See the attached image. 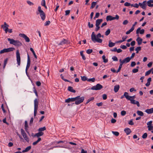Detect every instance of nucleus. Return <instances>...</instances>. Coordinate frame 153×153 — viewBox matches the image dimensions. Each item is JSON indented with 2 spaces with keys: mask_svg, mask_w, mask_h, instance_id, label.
<instances>
[{
  "mask_svg": "<svg viewBox=\"0 0 153 153\" xmlns=\"http://www.w3.org/2000/svg\"><path fill=\"white\" fill-rule=\"evenodd\" d=\"M38 102L36 99L34 101V108H38Z\"/></svg>",
  "mask_w": 153,
  "mask_h": 153,
  "instance_id": "nucleus-24",
  "label": "nucleus"
},
{
  "mask_svg": "<svg viewBox=\"0 0 153 153\" xmlns=\"http://www.w3.org/2000/svg\"><path fill=\"white\" fill-rule=\"evenodd\" d=\"M147 137V134L146 133H144L142 136V137L143 139H146Z\"/></svg>",
  "mask_w": 153,
  "mask_h": 153,
  "instance_id": "nucleus-51",
  "label": "nucleus"
},
{
  "mask_svg": "<svg viewBox=\"0 0 153 153\" xmlns=\"http://www.w3.org/2000/svg\"><path fill=\"white\" fill-rule=\"evenodd\" d=\"M70 43V42L67 40L65 39H63L62 41L59 43L58 45H62L65 44H68Z\"/></svg>",
  "mask_w": 153,
  "mask_h": 153,
  "instance_id": "nucleus-11",
  "label": "nucleus"
},
{
  "mask_svg": "<svg viewBox=\"0 0 153 153\" xmlns=\"http://www.w3.org/2000/svg\"><path fill=\"white\" fill-rule=\"evenodd\" d=\"M24 138L25 140L28 143L29 141V138L28 137L27 135L23 137Z\"/></svg>",
  "mask_w": 153,
  "mask_h": 153,
  "instance_id": "nucleus-44",
  "label": "nucleus"
},
{
  "mask_svg": "<svg viewBox=\"0 0 153 153\" xmlns=\"http://www.w3.org/2000/svg\"><path fill=\"white\" fill-rule=\"evenodd\" d=\"M94 97H91L90 98L87 100L86 102V104H88L89 102H90L91 101L94 100Z\"/></svg>",
  "mask_w": 153,
  "mask_h": 153,
  "instance_id": "nucleus-39",
  "label": "nucleus"
},
{
  "mask_svg": "<svg viewBox=\"0 0 153 153\" xmlns=\"http://www.w3.org/2000/svg\"><path fill=\"white\" fill-rule=\"evenodd\" d=\"M46 129V128L45 127H41L39 128L38 129V131L39 132H42V131L45 130Z\"/></svg>",
  "mask_w": 153,
  "mask_h": 153,
  "instance_id": "nucleus-38",
  "label": "nucleus"
},
{
  "mask_svg": "<svg viewBox=\"0 0 153 153\" xmlns=\"http://www.w3.org/2000/svg\"><path fill=\"white\" fill-rule=\"evenodd\" d=\"M93 52V50L91 49H88L86 51V53L88 54H90L92 53Z\"/></svg>",
  "mask_w": 153,
  "mask_h": 153,
  "instance_id": "nucleus-49",
  "label": "nucleus"
},
{
  "mask_svg": "<svg viewBox=\"0 0 153 153\" xmlns=\"http://www.w3.org/2000/svg\"><path fill=\"white\" fill-rule=\"evenodd\" d=\"M19 36L21 37L24 38L25 40V41L27 42H30V39L29 37H28L26 35L23 33H20Z\"/></svg>",
  "mask_w": 153,
  "mask_h": 153,
  "instance_id": "nucleus-8",
  "label": "nucleus"
},
{
  "mask_svg": "<svg viewBox=\"0 0 153 153\" xmlns=\"http://www.w3.org/2000/svg\"><path fill=\"white\" fill-rule=\"evenodd\" d=\"M151 80L152 79L151 77H149L148 79L147 82L146 84V85L147 87L149 86V85H150V82H151Z\"/></svg>",
  "mask_w": 153,
  "mask_h": 153,
  "instance_id": "nucleus-25",
  "label": "nucleus"
},
{
  "mask_svg": "<svg viewBox=\"0 0 153 153\" xmlns=\"http://www.w3.org/2000/svg\"><path fill=\"white\" fill-rule=\"evenodd\" d=\"M134 30V29L131 27V28L129 30L126 32V34H130V33L133 31Z\"/></svg>",
  "mask_w": 153,
  "mask_h": 153,
  "instance_id": "nucleus-41",
  "label": "nucleus"
},
{
  "mask_svg": "<svg viewBox=\"0 0 153 153\" xmlns=\"http://www.w3.org/2000/svg\"><path fill=\"white\" fill-rule=\"evenodd\" d=\"M145 112L148 114H150L153 113V108L149 109H146Z\"/></svg>",
  "mask_w": 153,
  "mask_h": 153,
  "instance_id": "nucleus-21",
  "label": "nucleus"
},
{
  "mask_svg": "<svg viewBox=\"0 0 153 153\" xmlns=\"http://www.w3.org/2000/svg\"><path fill=\"white\" fill-rule=\"evenodd\" d=\"M112 16L110 15L108 16L106 18V19L107 21H111Z\"/></svg>",
  "mask_w": 153,
  "mask_h": 153,
  "instance_id": "nucleus-42",
  "label": "nucleus"
},
{
  "mask_svg": "<svg viewBox=\"0 0 153 153\" xmlns=\"http://www.w3.org/2000/svg\"><path fill=\"white\" fill-rule=\"evenodd\" d=\"M107 96L105 94H104L102 95V98L103 100H105L107 99Z\"/></svg>",
  "mask_w": 153,
  "mask_h": 153,
  "instance_id": "nucleus-64",
  "label": "nucleus"
},
{
  "mask_svg": "<svg viewBox=\"0 0 153 153\" xmlns=\"http://www.w3.org/2000/svg\"><path fill=\"white\" fill-rule=\"evenodd\" d=\"M126 111L123 110L121 111V115L123 116L125 115L126 114Z\"/></svg>",
  "mask_w": 153,
  "mask_h": 153,
  "instance_id": "nucleus-54",
  "label": "nucleus"
},
{
  "mask_svg": "<svg viewBox=\"0 0 153 153\" xmlns=\"http://www.w3.org/2000/svg\"><path fill=\"white\" fill-rule=\"evenodd\" d=\"M141 47L140 46L137 47L135 49V50L136 51V53H138V51L141 50Z\"/></svg>",
  "mask_w": 153,
  "mask_h": 153,
  "instance_id": "nucleus-43",
  "label": "nucleus"
},
{
  "mask_svg": "<svg viewBox=\"0 0 153 153\" xmlns=\"http://www.w3.org/2000/svg\"><path fill=\"white\" fill-rule=\"evenodd\" d=\"M146 1H143L142 3L140 2L139 3V5L143 9H146Z\"/></svg>",
  "mask_w": 153,
  "mask_h": 153,
  "instance_id": "nucleus-9",
  "label": "nucleus"
},
{
  "mask_svg": "<svg viewBox=\"0 0 153 153\" xmlns=\"http://www.w3.org/2000/svg\"><path fill=\"white\" fill-rule=\"evenodd\" d=\"M96 4H97V2L93 1V2H92V3H91V6L90 7V9L93 8L95 6Z\"/></svg>",
  "mask_w": 153,
  "mask_h": 153,
  "instance_id": "nucleus-35",
  "label": "nucleus"
},
{
  "mask_svg": "<svg viewBox=\"0 0 153 153\" xmlns=\"http://www.w3.org/2000/svg\"><path fill=\"white\" fill-rule=\"evenodd\" d=\"M33 91L35 93L36 96L38 97L37 92L35 87L33 88Z\"/></svg>",
  "mask_w": 153,
  "mask_h": 153,
  "instance_id": "nucleus-50",
  "label": "nucleus"
},
{
  "mask_svg": "<svg viewBox=\"0 0 153 153\" xmlns=\"http://www.w3.org/2000/svg\"><path fill=\"white\" fill-rule=\"evenodd\" d=\"M112 132L116 136H118L119 134V133L117 131H112Z\"/></svg>",
  "mask_w": 153,
  "mask_h": 153,
  "instance_id": "nucleus-52",
  "label": "nucleus"
},
{
  "mask_svg": "<svg viewBox=\"0 0 153 153\" xmlns=\"http://www.w3.org/2000/svg\"><path fill=\"white\" fill-rule=\"evenodd\" d=\"M81 78L82 80L83 81H85L88 80L87 77L85 76H81Z\"/></svg>",
  "mask_w": 153,
  "mask_h": 153,
  "instance_id": "nucleus-47",
  "label": "nucleus"
},
{
  "mask_svg": "<svg viewBox=\"0 0 153 153\" xmlns=\"http://www.w3.org/2000/svg\"><path fill=\"white\" fill-rule=\"evenodd\" d=\"M30 51L32 52V53H33L35 58H36V59H37V56L36 55L35 52V51H34L33 49V48H30Z\"/></svg>",
  "mask_w": 153,
  "mask_h": 153,
  "instance_id": "nucleus-30",
  "label": "nucleus"
},
{
  "mask_svg": "<svg viewBox=\"0 0 153 153\" xmlns=\"http://www.w3.org/2000/svg\"><path fill=\"white\" fill-rule=\"evenodd\" d=\"M120 87L119 85H117L114 86V91L116 93L119 91Z\"/></svg>",
  "mask_w": 153,
  "mask_h": 153,
  "instance_id": "nucleus-18",
  "label": "nucleus"
},
{
  "mask_svg": "<svg viewBox=\"0 0 153 153\" xmlns=\"http://www.w3.org/2000/svg\"><path fill=\"white\" fill-rule=\"evenodd\" d=\"M28 128V126L27 124V121L26 120H25V129L26 132L27 133H28V132L27 131L28 129L27 128Z\"/></svg>",
  "mask_w": 153,
  "mask_h": 153,
  "instance_id": "nucleus-20",
  "label": "nucleus"
},
{
  "mask_svg": "<svg viewBox=\"0 0 153 153\" xmlns=\"http://www.w3.org/2000/svg\"><path fill=\"white\" fill-rule=\"evenodd\" d=\"M95 78H90L88 79L87 81L88 82H95Z\"/></svg>",
  "mask_w": 153,
  "mask_h": 153,
  "instance_id": "nucleus-48",
  "label": "nucleus"
},
{
  "mask_svg": "<svg viewBox=\"0 0 153 153\" xmlns=\"http://www.w3.org/2000/svg\"><path fill=\"white\" fill-rule=\"evenodd\" d=\"M136 64V63L135 62H132L131 64V67H133Z\"/></svg>",
  "mask_w": 153,
  "mask_h": 153,
  "instance_id": "nucleus-57",
  "label": "nucleus"
},
{
  "mask_svg": "<svg viewBox=\"0 0 153 153\" xmlns=\"http://www.w3.org/2000/svg\"><path fill=\"white\" fill-rule=\"evenodd\" d=\"M91 39L92 41L95 43L96 42H97L99 43H101L102 42V40L99 38H97L96 36L95 35L94 32L92 33L91 35Z\"/></svg>",
  "mask_w": 153,
  "mask_h": 153,
  "instance_id": "nucleus-4",
  "label": "nucleus"
},
{
  "mask_svg": "<svg viewBox=\"0 0 153 153\" xmlns=\"http://www.w3.org/2000/svg\"><path fill=\"white\" fill-rule=\"evenodd\" d=\"M136 41L137 42L138 45H140L142 44L143 41V39L140 37H138L136 39Z\"/></svg>",
  "mask_w": 153,
  "mask_h": 153,
  "instance_id": "nucleus-17",
  "label": "nucleus"
},
{
  "mask_svg": "<svg viewBox=\"0 0 153 153\" xmlns=\"http://www.w3.org/2000/svg\"><path fill=\"white\" fill-rule=\"evenodd\" d=\"M153 69V68H152L151 69H150V70H149L148 71H146V73H145V75L146 76H148L151 73V71Z\"/></svg>",
  "mask_w": 153,
  "mask_h": 153,
  "instance_id": "nucleus-40",
  "label": "nucleus"
},
{
  "mask_svg": "<svg viewBox=\"0 0 153 153\" xmlns=\"http://www.w3.org/2000/svg\"><path fill=\"white\" fill-rule=\"evenodd\" d=\"M84 97H80V96H78L75 97L68 98L65 100V102L69 103L70 102H74L75 101V104L78 105L82 102L84 100Z\"/></svg>",
  "mask_w": 153,
  "mask_h": 153,
  "instance_id": "nucleus-1",
  "label": "nucleus"
},
{
  "mask_svg": "<svg viewBox=\"0 0 153 153\" xmlns=\"http://www.w3.org/2000/svg\"><path fill=\"white\" fill-rule=\"evenodd\" d=\"M115 43L112 42L111 40L109 41L108 46L109 47H112L114 46L115 45Z\"/></svg>",
  "mask_w": 153,
  "mask_h": 153,
  "instance_id": "nucleus-28",
  "label": "nucleus"
},
{
  "mask_svg": "<svg viewBox=\"0 0 153 153\" xmlns=\"http://www.w3.org/2000/svg\"><path fill=\"white\" fill-rule=\"evenodd\" d=\"M7 40L9 41L10 44L16 46H20L22 45V43L19 40H15L10 38H8Z\"/></svg>",
  "mask_w": 153,
  "mask_h": 153,
  "instance_id": "nucleus-2",
  "label": "nucleus"
},
{
  "mask_svg": "<svg viewBox=\"0 0 153 153\" xmlns=\"http://www.w3.org/2000/svg\"><path fill=\"white\" fill-rule=\"evenodd\" d=\"M68 90L70 92H72L74 93L76 92V91L71 86H68Z\"/></svg>",
  "mask_w": 153,
  "mask_h": 153,
  "instance_id": "nucleus-22",
  "label": "nucleus"
},
{
  "mask_svg": "<svg viewBox=\"0 0 153 153\" xmlns=\"http://www.w3.org/2000/svg\"><path fill=\"white\" fill-rule=\"evenodd\" d=\"M128 23V21L127 20H125L123 22V24L124 25H126Z\"/></svg>",
  "mask_w": 153,
  "mask_h": 153,
  "instance_id": "nucleus-63",
  "label": "nucleus"
},
{
  "mask_svg": "<svg viewBox=\"0 0 153 153\" xmlns=\"http://www.w3.org/2000/svg\"><path fill=\"white\" fill-rule=\"evenodd\" d=\"M128 93L127 92H125L124 93V94L121 97V99H122L124 98L125 97L126 98V96H128Z\"/></svg>",
  "mask_w": 153,
  "mask_h": 153,
  "instance_id": "nucleus-46",
  "label": "nucleus"
},
{
  "mask_svg": "<svg viewBox=\"0 0 153 153\" xmlns=\"http://www.w3.org/2000/svg\"><path fill=\"white\" fill-rule=\"evenodd\" d=\"M100 16V13H97L95 14V16L94 18V19H95L96 18H97L99 17Z\"/></svg>",
  "mask_w": 153,
  "mask_h": 153,
  "instance_id": "nucleus-55",
  "label": "nucleus"
},
{
  "mask_svg": "<svg viewBox=\"0 0 153 153\" xmlns=\"http://www.w3.org/2000/svg\"><path fill=\"white\" fill-rule=\"evenodd\" d=\"M50 23V21H48L45 22V23L44 24L45 26H48V25Z\"/></svg>",
  "mask_w": 153,
  "mask_h": 153,
  "instance_id": "nucleus-58",
  "label": "nucleus"
},
{
  "mask_svg": "<svg viewBox=\"0 0 153 153\" xmlns=\"http://www.w3.org/2000/svg\"><path fill=\"white\" fill-rule=\"evenodd\" d=\"M46 5L45 0H42L41 2V5L42 6H45Z\"/></svg>",
  "mask_w": 153,
  "mask_h": 153,
  "instance_id": "nucleus-53",
  "label": "nucleus"
},
{
  "mask_svg": "<svg viewBox=\"0 0 153 153\" xmlns=\"http://www.w3.org/2000/svg\"><path fill=\"white\" fill-rule=\"evenodd\" d=\"M128 123L129 125H133L134 124V123L133 122L132 119L131 120H130L129 121H128Z\"/></svg>",
  "mask_w": 153,
  "mask_h": 153,
  "instance_id": "nucleus-61",
  "label": "nucleus"
},
{
  "mask_svg": "<svg viewBox=\"0 0 153 153\" xmlns=\"http://www.w3.org/2000/svg\"><path fill=\"white\" fill-rule=\"evenodd\" d=\"M144 30L143 29H142L141 30L140 27H139L138 28V29H137L136 30V34H138L139 33H140L141 34H143L144 33Z\"/></svg>",
  "mask_w": 153,
  "mask_h": 153,
  "instance_id": "nucleus-13",
  "label": "nucleus"
},
{
  "mask_svg": "<svg viewBox=\"0 0 153 153\" xmlns=\"http://www.w3.org/2000/svg\"><path fill=\"white\" fill-rule=\"evenodd\" d=\"M112 59L113 60V61H117L118 60V59L117 58V57L115 56H113L112 57Z\"/></svg>",
  "mask_w": 153,
  "mask_h": 153,
  "instance_id": "nucleus-56",
  "label": "nucleus"
},
{
  "mask_svg": "<svg viewBox=\"0 0 153 153\" xmlns=\"http://www.w3.org/2000/svg\"><path fill=\"white\" fill-rule=\"evenodd\" d=\"M120 66H122L125 63L123 61V60H121V59H120Z\"/></svg>",
  "mask_w": 153,
  "mask_h": 153,
  "instance_id": "nucleus-62",
  "label": "nucleus"
},
{
  "mask_svg": "<svg viewBox=\"0 0 153 153\" xmlns=\"http://www.w3.org/2000/svg\"><path fill=\"white\" fill-rule=\"evenodd\" d=\"M41 140V138L40 137H39L37 140L36 141L34 142L33 143V145H35L37 144L39 141Z\"/></svg>",
  "mask_w": 153,
  "mask_h": 153,
  "instance_id": "nucleus-29",
  "label": "nucleus"
},
{
  "mask_svg": "<svg viewBox=\"0 0 153 153\" xmlns=\"http://www.w3.org/2000/svg\"><path fill=\"white\" fill-rule=\"evenodd\" d=\"M137 113L138 115L140 116H143L144 115L143 113L141 111L138 110L137 111Z\"/></svg>",
  "mask_w": 153,
  "mask_h": 153,
  "instance_id": "nucleus-31",
  "label": "nucleus"
},
{
  "mask_svg": "<svg viewBox=\"0 0 153 153\" xmlns=\"http://www.w3.org/2000/svg\"><path fill=\"white\" fill-rule=\"evenodd\" d=\"M30 60L29 55L27 54V65L26 68V70H28L30 67Z\"/></svg>",
  "mask_w": 153,
  "mask_h": 153,
  "instance_id": "nucleus-10",
  "label": "nucleus"
},
{
  "mask_svg": "<svg viewBox=\"0 0 153 153\" xmlns=\"http://www.w3.org/2000/svg\"><path fill=\"white\" fill-rule=\"evenodd\" d=\"M27 3L30 6L33 5L34 4L33 3L31 2L30 1L27 0Z\"/></svg>",
  "mask_w": 153,
  "mask_h": 153,
  "instance_id": "nucleus-59",
  "label": "nucleus"
},
{
  "mask_svg": "<svg viewBox=\"0 0 153 153\" xmlns=\"http://www.w3.org/2000/svg\"><path fill=\"white\" fill-rule=\"evenodd\" d=\"M1 109L3 111V112L4 113H5L6 112V111L5 110V109H4V104H2V105H1Z\"/></svg>",
  "mask_w": 153,
  "mask_h": 153,
  "instance_id": "nucleus-60",
  "label": "nucleus"
},
{
  "mask_svg": "<svg viewBox=\"0 0 153 153\" xmlns=\"http://www.w3.org/2000/svg\"><path fill=\"white\" fill-rule=\"evenodd\" d=\"M110 29H108L105 32V35L106 36H107L110 33Z\"/></svg>",
  "mask_w": 153,
  "mask_h": 153,
  "instance_id": "nucleus-45",
  "label": "nucleus"
},
{
  "mask_svg": "<svg viewBox=\"0 0 153 153\" xmlns=\"http://www.w3.org/2000/svg\"><path fill=\"white\" fill-rule=\"evenodd\" d=\"M31 146H29L27 147H26L25 150H23L22 151V152L23 153L27 152L28 151L31 149Z\"/></svg>",
  "mask_w": 153,
  "mask_h": 153,
  "instance_id": "nucleus-27",
  "label": "nucleus"
},
{
  "mask_svg": "<svg viewBox=\"0 0 153 153\" xmlns=\"http://www.w3.org/2000/svg\"><path fill=\"white\" fill-rule=\"evenodd\" d=\"M38 11L39 13L37 12L36 14H38L39 13L43 21L45 19L46 15L44 12L41 10V6H38Z\"/></svg>",
  "mask_w": 153,
  "mask_h": 153,
  "instance_id": "nucleus-3",
  "label": "nucleus"
},
{
  "mask_svg": "<svg viewBox=\"0 0 153 153\" xmlns=\"http://www.w3.org/2000/svg\"><path fill=\"white\" fill-rule=\"evenodd\" d=\"M44 134V133L42 132H39L35 134L34 137H39L42 136Z\"/></svg>",
  "mask_w": 153,
  "mask_h": 153,
  "instance_id": "nucleus-16",
  "label": "nucleus"
},
{
  "mask_svg": "<svg viewBox=\"0 0 153 153\" xmlns=\"http://www.w3.org/2000/svg\"><path fill=\"white\" fill-rule=\"evenodd\" d=\"M136 98L135 95H134L132 96H129L128 95V96H126V98L127 100H129V99H133L134 100Z\"/></svg>",
  "mask_w": 153,
  "mask_h": 153,
  "instance_id": "nucleus-23",
  "label": "nucleus"
},
{
  "mask_svg": "<svg viewBox=\"0 0 153 153\" xmlns=\"http://www.w3.org/2000/svg\"><path fill=\"white\" fill-rule=\"evenodd\" d=\"M124 131L126 133L127 135H128L130 134L131 132V129L128 128H126L124 129Z\"/></svg>",
  "mask_w": 153,
  "mask_h": 153,
  "instance_id": "nucleus-14",
  "label": "nucleus"
},
{
  "mask_svg": "<svg viewBox=\"0 0 153 153\" xmlns=\"http://www.w3.org/2000/svg\"><path fill=\"white\" fill-rule=\"evenodd\" d=\"M123 60L124 63H128L129 62L130 60V57H127L123 59Z\"/></svg>",
  "mask_w": 153,
  "mask_h": 153,
  "instance_id": "nucleus-26",
  "label": "nucleus"
},
{
  "mask_svg": "<svg viewBox=\"0 0 153 153\" xmlns=\"http://www.w3.org/2000/svg\"><path fill=\"white\" fill-rule=\"evenodd\" d=\"M103 20L102 19H98L96 21L95 25H99L100 23L102 22Z\"/></svg>",
  "mask_w": 153,
  "mask_h": 153,
  "instance_id": "nucleus-19",
  "label": "nucleus"
},
{
  "mask_svg": "<svg viewBox=\"0 0 153 153\" xmlns=\"http://www.w3.org/2000/svg\"><path fill=\"white\" fill-rule=\"evenodd\" d=\"M103 88L102 86L100 84H97L95 86L91 87V89L95 90H99Z\"/></svg>",
  "mask_w": 153,
  "mask_h": 153,
  "instance_id": "nucleus-6",
  "label": "nucleus"
},
{
  "mask_svg": "<svg viewBox=\"0 0 153 153\" xmlns=\"http://www.w3.org/2000/svg\"><path fill=\"white\" fill-rule=\"evenodd\" d=\"M147 5L149 7H153V0H149L147 2Z\"/></svg>",
  "mask_w": 153,
  "mask_h": 153,
  "instance_id": "nucleus-15",
  "label": "nucleus"
},
{
  "mask_svg": "<svg viewBox=\"0 0 153 153\" xmlns=\"http://www.w3.org/2000/svg\"><path fill=\"white\" fill-rule=\"evenodd\" d=\"M21 134L23 137L27 135L26 133L22 128H21Z\"/></svg>",
  "mask_w": 153,
  "mask_h": 153,
  "instance_id": "nucleus-32",
  "label": "nucleus"
},
{
  "mask_svg": "<svg viewBox=\"0 0 153 153\" xmlns=\"http://www.w3.org/2000/svg\"><path fill=\"white\" fill-rule=\"evenodd\" d=\"M16 56L17 63L19 66L20 65L21 62V58L19 51L18 50H17L16 51Z\"/></svg>",
  "mask_w": 153,
  "mask_h": 153,
  "instance_id": "nucleus-7",
  "label": "nucleus"
},
{
  "mask_svg": "<svg viewBox=\"0 0 153 153\" xmlns=\"http://www.w3.org/2000/svg\"><path fill=\"white\" fill-rule=\"evenodd\" d=\"M80 53V55L82 56V58L84 60H85L86 59V58L85 57L84 55L83 54V51H81Z\"/></svg>",
  "mask_w": 153,
  "mask_h": 153,
  "instance_id": "nucleus-34",
  "label": "nucleus"
},
{
  "mask_svg": "<svg viewBox=\"0 0 153 153\" xmlns=\"http://www.w3.org/2000/svg\"><path fill=\"white\" fill-rule=\"evenodd\" d=\"M102 59L103 60V61L105 63L107 62L108 61V60L107 59H105V55H103L102 56Z\"/></svg>",
  "mask_w": 153,
  "mask_h": 153,
  "instance_id": "nucleus-36",
  "label": "nucleus"
},
{
  "mask_svg": "<svg viewBox=\"0 0 153 153\" xmlns=\"http://www.w3.org/2000/svg\"><path fill=\"white\" fill-rule=\"evenodd\" d=\"M15 49L14 48H4L1 50L0 51V54L4 53H7L9 52L13 51Z\"/></svg>",
  "mask_w": 153,
  "mask_h": 153,
  "instance_id": "nucleus-5",
  "label": "nucleus"
},
{
  "mask_svg": "<svg viewBox=\"0 0 153 153\" xmlns=\"http://www.w3.org/2000/svg\"><path fill=\"white\" fill-rule=\"evenodd\" d=\"M139 68V67L138 66H137L136 67V68L132 70V72L134 73H135L138 71V68Z\"/></svg>",
  "mask_w": 153,
  "mask_h": 153,
  "instance_id": "nucleus-33",
  "label": "nucleus"
},
{
  "mask_svg": "<svg viewBox=\"0 0 153 153\" xmlns=\"http://www.w3.org/2000/svg\"><path fill=\"white\" fill-rule=\"evenodd\" d=\"M1 27L3 28L5 32V33H7V32L8 30V27H5L3 25H1Z\"/></svg>",
  "mask_w": 153,
  "mask_h": 153,
  "instance_id": "nucleus-37",
  "label": "nucleus"
},
{
  "mask_svg": "<svg viewBox=\"0 0 153 153\" xmlns=\"http://www.w3.org/2000/svg\"><path fill=\"white\" fill-rule=\"evenodd\" d=\"M129 100L130 101V102L131 104H136L138 107L140 106V105L138 101H136L133 99H129Z\"/></svg>",
  "mask_w": 153,
  "mask_h": 153,
  "instance_id": "nucleus-12",
  "label": "nucleus"
}]
</instances>
